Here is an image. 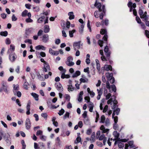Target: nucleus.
I'll list each match as a JSON object with an SVG mask.
<instances>
[{
  "instance_id": "nucleus-26",
  "label": "nucleus",
  "mask_w": 149,
  "mask_h": 149,
  "mask_svg": "<svg viewBox=\"0 0 149 149\" xmlns=\"http://www.w3.org/2000/svg\"><path fill=\"white\" fill-rule=\"evenodd\" d=\"M80 72L77 70L72 75V77L73 78H75L77 77L80 74Z\"/></svg>"
},
{
  "instance_id": "nucleus-41",
  "label": "nucleus",
  "mask_w": 149,
  "mask_h": 149,
  "mask_svg": "<svg viewBox=\"0 0 149 149\" xmlns=\"http://www.w3.org/2000/svg\"><path fill=\"white\" fill-rule=\"evenodd\" d=\"M65 112V110L63 109H61V110L59 111V112L58 113V115L61 116L63 115Z\"/></svg>"
},
{
  "instance_id": "nucleus-13",
  "label": "nucleus",
  "mask_w": 149,
  "mask_h": 149,
  "mask_svg": "<svg viewBox=\"0 0 149 149\" xmlns=\"http://www.w3.org/2000/svg\"><path fill=\"white\" fill-rule=\"evenodd\" d=\"M49 39V36L47 34H45L43 36L42 40L43 41L46 43Z\"/></svg>"
},
{
  "instance_id": "nucleus-58",
  "label": "nucleus",
  "mask_w": 149,
  "mask_h": 149,
  "mask_svg": "<svg viewBox=\"0 0 149 149\" xmlns=\"http://www.w3.org/2000/svg\"><path fill=\"white\" fill-rule=\"evenodd\" d=\"M103 42L102 40H98V43L100 47H102L103 46Z\"/></svg>"
},
{
  "instance_id": "nucleus-59",
  "label": "nucleus",
  "mask_w": 149,
  "mask_h": 149,
  "mask_svg": "<svg viewBox=\"0 0 149 149\" xmlns=\"http://www.w3.org/2000/svg\"><path fill=\"white\" fill-rule=\"evenodd\" d=\"M110 99L113 102H115V101H117L116 100V97L114 95L111 97V98Z\"/></svg>"
},
{
  "instance_id": "nucleus-63",
  "label": "nucleus",
  "mask_w": 149,
  "mask_h": 149,
  "mask_svg": "<svg viewBox=\"0 0 149 149\" xmlns=\"http://www.w3.org/2000/svg\"><path fill=\"white\" fill-rule=\"evenodd\" d=\"M139 15H140V17L142 16V15L143 14V11L140 8H139Z\"/></svg>"
},
{
  "instance_id": "nucleus-23",
  "label": "nucleus",
  "mask_w": 149,
  "mask_h": 149,
  "mask_svg": "<svg viewBox=\"0 0 149 149\" xmlns=\"http://www.w3.org/2000/svg\"><path fill=\"white\" fill-rule=\"evenodd\" d=\"M79 81H80V84H81L82 83H87L88 82V79L86 77H84V78H81Z\"/></svg>"
},
{
  "instance_id": "nucleus-36",
  "label": "nucleus",
  "mask_w": 149,
  "mask_h": 149,
  "mask_svg": "<svg viewBox=\"0 0 149 149\" xmlns=\"http://www.w3.org/2000/svg\"><path fill=\"white\" fill-rule=\"evenodd\" d=\"M66 70H64L63 71H61V77L62 79H64L65 78V72Z\"/></svg>"
},
{
  "instance_id": "nucleus-35",
  "label": "nucleus",
  "mask_w": 149,
  "mask_h": 149,
  "mask_svg": "<svg viewBox=\"0 0 149 149\" xmlns=\"http://www.w3.org/2000/svg\"><path fill=\"white\" fill-rule=\"evenodd\" d=\"M118 103L117 101H115V102H113V106H111V109H113L114 110L115 109L116 107H118V105H117Z\"/></svg>"
},
{
  "instance_id": "nucleus-57",
  "label": "nucleus",
  "mask_w": 149,
  "mask_h": 149,
  "mask_svg": "<svg viewBox=\"0 0 149 149\" xmlns=\"http://www.w3.org/2000/svg\"><path fill=\"white\" fill-rule=\"evenodd\" d=\"M6 15L5 13H2L1 14V17L3 19H6Z\"/></svg>"
},
{
  "instance_id": "nucleus-32",
  "label": "nucleus",
  "mask_w": 149,
  "mask_h": 149,
  "mask_svg": "<svg viewBox=\"0 0 149 149\" xmlns=\"http://www.w3.org/2000/svg\"><path fill=\"white\" fill-rule=\"evenodd\" d=\"M118 146L119 148H123L124 146V144L121 142H118L117 143Z\"/></svg>"
},
{
  "instance_id": "nucleus-7",
  "label": "nucleus",
  "mask_w": 149,
  "mask_h": 149,
  "mask_svg": "<svg viewBox=\"0 0 149 149\" xmlns=\"http://www.w3.org/2000/svg\"><path fill=\"white\" fill-rule=\"evenodd\" d=\"M17 58L15 53H13L9 55V58L10 60L12 62H14Z\"/></svg>"
},
{
  "instance_id": "nucleus-2",
  "label": "nucleus",
  "mask_w": 149,
  "mask_h": 149,
  "mask_svg": "<svg viewBox=\"0 0 149 149\" xmlns=\"http://www.w3.org/2000/svg\"><path fill=\"white\" fill-rule=\"evenodd\" d=\"M73 60V58L72 56H70L68 57L67 58V61H66L65 63L66 64L70 66H71L73 65L74 63V62H72Z\"/></svg>"
},
{
  "instance_id": "nucleus-54",
  "label": "nucleus",
  "mask_w": 149,
  "mask_h": 149,
  "mask_svg": "<svg viewBox=\"0 0 149 149\" xmlns=\"http://www.w3.org/2000/svg\"><path fill=\"white\" fill-rule=\"evenodd\" d=\"M31 30L29 29L26 30L25 34L27 36H29L31 33Z\"/></svg>"
},
{
  "instance_id": "nucleus-3",
  "label": "nucleus",
  "mask_w": 149,
  "mask_h": 149,
  "mask_svg": "<svg viewBox=\"0 0 149 149\" xmlns=\"http://www.w3.org/2000/svg\"><path fill=\"white\" fill-rule=\"evenodd\" d=\"M10 135L9 133L5 134L3 136L4 139L8 144L10 145L11 144V139L10 138Z\"/></svg>"
},
{
  "instance_id": "nucleus-60",
  "label": "nucleus",
  "mask_w": 149,
  "mask_h": 149,
  "mask_svg": "<svg viewBox=\"0 0 149 149\" xmlns=\"http://www.w3.org/2000/svg\"><path fill=\"white\" fill-rule=\"evenodd\" d=\"M33 9H34V11L35 12H38L39 10V8L38 6L35 7H33Z\"/></svg>"
},
{
  "instance_id": "nucleus-30",
  "label": "nucleus",
  "mask_w": 149,
  "mask_h": 149,
  "mask_svg": "<svg viewBox=\"0 0 149 149\" xmlns=\"http://www.w3.org/2000/svg\"><path fill=\"white\" fill-rule=\"evenodd\" d=\"M8 33L7 31H2L0 33V35L2 36L6 37L8 35Z\"/></svg>"
},
{
  "instance_id": "nucleus-43",
  "label": "nucleus",
  "mask_w": 149,
  "mask_h": 149,
  "mask_svg": "<svg viewBox=\"0 0 149 149\" xmlns=\"http://www.w3.org/2000/svg\"><path fill=\"white\" fill-rule=\"evenodd\" d=\"M46 136L42 135L40 136V139L43 141H45L46 139Z\"/></svg>"
},
{
  "instance_id": "nucleus-22",
  "label": "nucleus",
  "mask_w": 149,
  "mask_h": 149,
  "mask_svg": "<svg viewBox=\"0 0 149 149\" xmlns=\"http://www.w3.org/2000/svg\"><path fill=\"white\" fill-rule=\"evenodd\" d=\"M147 12H145L144 14H143L141 17V18H143L145 21L147 20H148V18L147 16Z\"/></svg>"
},
{
  "instance_id": "nucleus-29",
  "label": "nucleus",
  "mask_w": 149,
  "mask_h": 149,
  "mask_svg": "<svg viewBox=\"0 0 149 149\" xmlns=\"http://www.w3.org/2000/svg\"><path fill=\"white\" fill-rule=\"evenodd\" d=\"M37 76L38 77V78L40 81H42L44 80V79L43 77L41 76V75L40 74L39 72L37 73Z\"/></svg>"
},
{
  "instance_id": "nucleus-42",
  "label": "nucleus",
  "mask_w": 149,
  "mask_h": 149,
  "mask_svg": "<svg viewBox=\"0 0 149 149\" xmlns=\"http://www.w3.org/2000/svg\"><path fill=\"white\" fill-rule=\"evenodd\" d=\"M70 115V113L68 112H66L65 114L63 116V119H65L67 118H69Z\"/></svg>"
},
{
  "instance_id": "nucleus-38",
  "label": "nucleus",
  "mask_w": 149,
  "mask_h": 149,
  "mask_svg": "<svg viewBox=\"0 0 149 149\" xmlns=\"http://www.w3.org/2000/svg\"><path fill=\"white\" fill-rule=\"evenodd\" d=\"M122 139H120V138H115L113 140H116L115 142L114 145H116L117 144V143L118 142H121Z\"/></svg>"
},
{
  "instance_id": "nucleus-56",
  "label": "nucleus",
  "mask_w": 149,
  "mask_h": 149,
  "mask_svg": "<svg viewBox=\"0 0 149 149\" xmlns=\"http://www.w3.org/2000/svg\"><path fill=\"white\" fill-rule=\"evenodd\" d=\"M105 135L104 134L101 135L99 139V140L100 141H101L103 140L104 138H107L106 137H105Z\"/></svg>"
},
{
  "instance_id": "nucleus-12",
  "label": "nucleus",
  "mask_w": 149,
  "mask_h": 149,
  "mask_svg": "<svg viewBox=\"0 0 149 149\" xmlns=\"http://www.w3.org/2000/svg\"><path fill=\"white\" fill-rule=\"evenodd\" d=\"M104 69L107 71H108L109 70L112 71H113L114 70H113L112 66L111 65H105L104 66Z\"/></svg>"
},
{
  "instance_id": "nucleus-11",
  "label": "nucleus",
  "mask_w": 149,
  "mask_h": 149,
  "mask_svg": "<svg viewBox=\"0 0 149 149\" xmlns=\"http://www.w3.org/2000/svg\"><path fill=\"white\" fill-rule=\"evenodd\" d=\"M94 6H95L97 8H98L99 11L100 12L102 11V10L101 8L102 7L101 4V3L99 2L97 3V0L95 2L94 4Z\"/></svg>"
},
{
  "instance_id": "nucleus-33",
  "label": "nucleus",
  "mask_w": 149,
  "mask_h": 149,
  "mask_svg": "<svg viewBox=\"0 0 149 149\" xmlns=\"http://www.w3.org/2000/svg\"><path fill=\"white\" fill-rule=\"evenodd\" d=\"M29 85V83L26 82V79H25V82L24 84V88H25L26 90H27L28 89V86Z\"/></svg>"
},
{
  "instance_id": "nucleus-34",
  "label": "nucleus",
  "mask_w": 149,
  "mask_h": 149,
  "mask_svg": "<svg viewBox=\"0 0 149 149\" xmlns=\"http://www.w3.org/2000/svg\"><path fill=\"white\" fill-rule=\"evenodd\" d=\"M15 93H13L15 95H16L19 97H20L21 96L22 93L19 91H17Z\"/></svg>"
},
{
  "instance_id": "nucleus-45",
  "label": "nucleus",
  "mask_w": 149,
  "mask_h": 149,
  "mask_svg": "<svg viewBox=\"0 0 149 149\" xmlns=\"http://www.w3.org/2000/svg\"><path fill=\"white\" fill-rule=\"evenodd\" d=\"M81 137L80 136L79 137L78 136V137L76 138V141H75V143H79L81 141Z\"/></svg>"
},
{
  "instance_id": "nucleus-64",
  "label": "nucleus",
  "mask_w": 149,
  "mask_h": 149,
  "mask_svg": "<svg viewBox=\"0 0 149 149\" xmlns=\"http://www.w3.org/2000/svg\"><path fill=\"white\" fill-rule=\"evenodd\" d=\"M108 109V106L107 105H106L105 106V107L104 108V109L103 110V112H104V113L106 112L107 110Z\"/></svg>"
},
{
  "instance_id": "nucleus-46",
  "label": "nucleus",
  "mask_w": 149,
  "mask_h": 149,
  "mask_svg": "<svg viewBox=\"0 0 149 149\" xmlns=\"http://www.w3.org/2000/svg\"><path fill=\"white\" fill-rule=\"evenodd\" d=\"M5 43L7 45H9L11 43V41L9 38H6L5 40Z\"/></svg>"
},
{
  "instance_id": "nucleus-6",
  "label": "nucleus",
  "mask_w": 149,
  "mask_h": 149,
  "mask_svg": "<svg viewBox=\"0 0 149 149\" xmlns=\"http://www.w3.org/2000/svg\"><path fill=\"white\" fill-rule=\"evenodd\" d=\"M42 69L43 71L44 72H47L50 70L49 65L47 62H45V64H44L43 67Z\"/></svg>"
},
{
  "instance_id": "nucleus-40",
  "label": "nucleus",
  "mask_w": 149,
  "mask_h": 149,
  "mask_svg": "<svg viewBox=\"0 0 149 149\" xmlns=\"http://www.w3.org/2000/svg\"><path fill=\"white\" fill-rule=\"evenodd\" d=\"M31 104V102L30 100L28 101L26 106V109L27 110H30V105Z\"/></svg>"
},
{
  "instance_id": "nucleus-20",
  "label": "nucleus",
  "mask_w": 149,
  "mask_h": 149,
  "mask_svg": "<svg viewBox=\"0 0 149 149\" xmlns=\"http://www.w3.org/2000/svg\"><path fill=\"white\" fill-rule=\"evenodd\" d=\"M106 76L107 78V80H109L111 79V78L113 77V74L112 73H109L108 72L106 74Z\"/></svg>"
},
{
  "instance_id": "nucleus-37",
  "label": "nucleus",
  "mask_w": 149,
  "mask_h": 149,
  "mask_svg": "<svg viewBox=\"0 0 149 149\" xmlns=\"http://www.w3.org/2000/svg\"><path fill=\"white\" fill-rule=\"evenodd\" d=\"M28 11L27 10H25L22 13V17H25L27 15Z\"/></svg>"
},
{
  "instance_id": "nucleus-17",
  "label": "nucleus",
  "mask_w": 149,
  "mask_h": 149,
  "mask_svg": "<svg viewBox=\"0 0 149 149\" xmlns=\"http://www.w3.org/2000/svg\"><path fill=\"white\" fill-rule=\"evenodd\" d=\"M68 15L69 16V18L70 20L74 18V15L73 12H70L68 13Z\"/></svg>"
},
{
  "instance_id": "nucleus-44",
  "label": "nucleus",
  "mask_w": 149,
  "mask_h": 149,
  "mask_svg": "<svg viewBox=\"0 0 149 149\" xmlns=\"http://www.w3.org/2000/svg\"><path fill=\"white\" fill-rule=\"evenodd\" d=\"M7 85L3 86V91L5 92L6 93H8V91L7 90Z\"/></svg>"
},
{
  "instance_id": "nucleus-53",
  "label": "nucleus",
  "mask_w": 149,
  "mask_h": 149,
  "mask_svg": "<svg viewBox=\"0 0 149 149\" xmlns=\"http://www.w3.org/2000/svg\"><path fill=\"white\" fill-rule=\"evenodd\" d=\"M25 21L27 23L32 22H33V20L31 18H28L26 19Z\"/></svg>"
},
{
  "instance_id": "nucleus-18",
  "label": "nucleus",
  "mask_w": 149,
  "mask_h": 149,
  "mask_svg": "<svg viewBox=\"0 0 149 149\" xmlns=\"http://www.w3.org/2000/svg\"><path fill=\"white\" fill-rule=\"evenodd\" d=\"M50 29L49 25H45L44 27V31L45 33L49 32V31Z\"/></svg>"
},
{
  "instance_id": "nucleus-14",
  "label": "nucleus",
  "mask_w": 149,
  "mask_h": 149,
  "mask_svg": "<svg viewBox=\"0 0 149 149\" xmlns=\"http://www.w3.org/2000/svg\"><path fill=\"white\" fill-rule=\"evenodd\" d=\"M100 129L102 131V133H108L109 132V130L107 129H105L103 125L101 126Z\"/></svg>"
},
{
  "instance_id": "nucleus-55",
  "label": "nucleus",
  "mask_w": 149,
  "mask_h": 149,
  "mask_svg": "<svg viewBox=\"0 0 149 149\" xmlns=\"http://www.w3.org/2000/svg\"><path fill=\"white\" fill-rule=\"evenodd\" d=\"M68 91H72L74 90V88L73 87H72L71 86H70L69 85H68Z\"/></svg>"
},
{
  "instance_id": "nucleus-10",
  "label": "nucleus",
  "mask_w": 149,
  "mask_h": 149,
  "mask_svg": "<svg viewBox=\"0 0 149 149\" xmlns=\"http://www.w3.org/2000/svg\"><path fill=\"white\" fill-rule=\"evenodd\" d=\"M109 50L108 47L107 45H106L104 48V51L105 53V55L107 57H109L110 56L111 52H109Z\"/></svg>"
},
{
  "instance_id": "nucleus-21",
  "label": "nucleus",
  "mask_w": 149,
  "mask_h": 149,
  "mask_svg": "<svg viewBox=\"0 0 149 149\" xmlns=\"http://www.w3.org/2000/svg\"><path fill=\"white\" fill-rule=\"evenodd\" d=\"M109 24V20L107 19H105L104 20H102L101 22V24L103 26L104 24L106 26H107Z\"/></svg>"
},
{
  "instance_id": "nucleus-51",
  "label": "nucleus",
  "mask_w": 149,
  "mask_h": 149,
  "mask_svg": "<svg viewBox=\"0 0 149 149\" xmlns=\"http://www.w3.org/2000/svg\"><path fill=\"white\" fill-rule=\"evenodd\" d=\"M43 132L42 130H38L37 131L36 135L37 136H38L39 135H42V134Z\"/></svg>"
},
{
  "instance_id": "nucleus-25",
  "label": "nucleus",
  "mask_w": 149,
  "mask_h": 149,
  "mask_svg": "<svg viewBox=\"0 0 149 149\" xmlns=\"http://www.w3.org/2000/svg\"><path fill=\"white\" fill-rule=\"evenodd\" d=\"M84 26V25L81 24L80 27L79 28V32L81 34H82L83 33Z\"/></svg>"
},
{
  "instance_id": "nucleus-16",
  "label": "nucleus",
  "mask_w": 149,
  "mask_h": 149,
  "mask_svg": "<svg viewBox=\"0 0 149 149\" xmlns=\"http://www.w3.org/2000/svg\"><path fill=\"white\" fill-rule=\"evenodd\" d=\"M35 49L37 50H39L41 49L43 50H45L46 49V48L43 45H38L36 47Z\"/></svg>"
},
{
  "instance_id": "nucleus-1",
  "label": "nucleus",
  "mask_w": 149,
  "mask_h": 149,
  "mask_svg": "<svg viewBox=\"0 0 149 149\" xmlns=\"http://www.w3.org/2000/svg\"><path fill=\"white\" fill-rule=\"evenodd\" d=\"M106 88L109 89V91L111 93L113 91L115 93L116 92V88L115 85L114 84L110 85L108 80L106 82Z\"/></svg>"
},
{
  "instance_id": "nucleus-8",
  "label": "nucleus",
  "mask_w": 149,
  "mask_h": 149,
  "mask_svg": "<svg viewBox=\"0 0 149 149\" xmlns=\"http://www.w3.org/2000/svg\"><path fill=\"white\" fill-rule=\"evenodd\" d=\"M25 126L27 130H29L31 128V126L30 120L29 118H26L25 122Z\"/></svg>"
},
{
  "instance_id": "nucleus-47",
  "label": "nucleus",
  "mask_w": 149,
  "mask_h": 149,
  "mask_svg": "<svg viewBox=\"0 0 149 149\" xmlns=\"http://www.w3.org/2000/svg\"><path fill=\"white\" fill-rule=\"evenodd\" d=\"M105 119V118L104 116V115H102L101 118L100 122L104 123V122Z\"/></svg>"
},
{
  "instance_id": "nucleus-61",
  "label": "nucleus",
  "mask_w": 149,
  "mask_h": 149,
  "mask_svg": "<svg viewBox=\"0 0 149 149\" xmlns=\"http://www.w3.org/2000/svg\"><path fill=\"white\" fill-rule=\"evenodd\" d=\"M94 106V104L92 102H90L88 103V106L89 108L93 107Z\"/></svg>"
},
{
  "instance_id": "nucleus-19",
  "label": "nucleus",
  "mask_w": 149,
  "mask_h": 149,
  "mask_svg": "<svg viewBox=\"0 0 149 149\" xmlns=\"http://www.w3.org/2000/svg\"><path fill=\"white\" fill-rule=\"evenodd\" d=\"M31 95L33 96V97L35 99V100L38 101V96L39 95L36 93H31Z\"/></svg>"
},
{
  "instance_id": "nucleus-9",
  "label": "nucleus",
  "mask_w": 149,
  "mask_h": 149,
  "mask_svg": "<svg viewBox=\"0 0 149 149\" xmlns=\"http://www.w3.org/2000/svg\"><path fill=\"white\" fill-rule=\"evenodd\" d=\"M80 41L77 42H74L73 44V46L74 49L76 51L77 49H79L80 47Z\"/></svg>"
},
{
  "instance_id": "nucleus-31",
  "label": "nucleus",
  "mask_w": 149,
  "mask_h": 149,
  "mask_svg": "<svg viewBox=\"0 0 149 149\" xmlns=\"http://www.w3.org/2000/svg\"><path fill=\"white\" fill-rule=\"evenodd\" d=\"M113 134L115 138H118L119 136V133L117 131H114L113 133Z\"/></svg>"
},
{
  "instance_id": "nucleus-15",
  "label": "nucleus",
  "mask_w": 149,
  "mask_h": 149,
  "mask_svg": "<svg viewBox=\"0 0 149 149\" xmlns=\"http://www.w3.org/2000/svg\"><path fill=\"white\" fill-rule=\"evenodd\" d=\"M120 111V109L119 108H117L116 109H115L113 110V112L112 114V117L113 118L114 116H115V113H116V115H118L119 114V112Z\"/></svg>"
},
{
  "instance_id": "nucleus-27",
  "label": "nucleus",
  "mask_w": 149,
  "mask_h": 149,
  "mask_svg": "<svg viewBox=\"0 0 149 149\" xmlns=\"http://www.w3.org/2000/svg\"><path fill=\"white\" fill-rule=\"evenodd\" d=\"M19 90V85H14L13 87V93H15V92Z\"/></svg>"
},
{
  "instance_id": "nucleus-24",
  "label": "nucleus",
  "mask_w": 149,
  "mask_h": 149,
  "mask_svg": "<svg viewBox=\"0 0 149 149\" xmlns=\"http://www.w3.org/2000/svg\"><path fill=\"white\" fill-rule=\"evenodd\" d=\"M36 54L37 55H40L42 57H45L46 56V54L45 52H40L36 51Z\"/></svg>"
},
{
  "instance_id": "nucleus-50",
  "label": "nucleus",
  "mask_w": 149,
  "mask_h": 149,
  "mask_svg": "<svg viewBox=\"0 0 149 149\" xmlns=\"http://www.w3.org/2000/svg\"><path fill=\"white\" fill-rule=\"evenodd\" d=\"M15 49V46L13 45H10V50L12 51L13 52L14 51Z\"/></svg>"
},
{
  "instance_id": "nucleus-39",
  "label": "nucleus",
  "mask_w": 149,
  "mask_h": 149,
  "mask_svg": "<svg viewBox=\"0 0 149 149\" xmlns=\"http://www.w3.org/2000/svg\"><path fill=\"white\" fill-rule=\"evenodd\" d=\"M21 143L22 146V149H25L26 146L23 140L21 141Z\"/></svg>"
},
{
  "instance_id": "nucleus-48",
  "label": "nucleus",
  "mask_w": 149,
  "mask_h": 149,
  "mask_svg": "<svg viewBox=\"0 0 149 149\" xmlns=\"http://www.w3.org/2000/svg\"><path fill=\"white\" fill-rule=\"evenodd\" d=\"M105 125L106 126H107L109 125L110 124V121L109 120L108 118H107L106 119V121H105Z\"/></svg>"
},
{
  "instance_id": "nucleus-28",
  "label": "nucleus",
  "mask_w": 149,
  "mask_h": 149,
  "mask_svg": "<svg viewBox=\"0 0 149 149\" xmlns=\"http://www.w3.org/2000/svg\"><path fill=\"white\" fill-rule=\"evenodd\" d=\"M128 144L130 148H134L135 146L133 144L134 142L133 141H130L128 142Z\"/></svg>"
},
{
  "instance_id": "nucleus-49",
  "label": "nucleus",
  "mask_w": 149,
  "mask_h": 149,
  "mask_svg": "<svg viewBox=\"0 0 149 149\" xmlns=\"http://www.w3.org/2000/svg\"><path fill=\"white\" fill-rule=\"evenodd\" d=\"M136 20L138 23L140 24L142 22L141 19L138 16H136Z\"/></svg>"
},
{
  "instance_id": "nucleus-4",
  "label": "nucleus",
  "mask_w": 149,
  "mask_h": 149,
  "mask_svg": "<svg viewBox=\"0 0 149 149\" xmlns=\"http://www.w3.org/2000/svg\"><path fill=\"white\" fill-rule=\"evenodd\" d=\"M55 85L56 88L59 92L62 93L63 92V89L60 83H56L55 84Z\"/></svg>"
},
{
  "instance_id": "nucleus-62",
  "label": "nucleus",
  "mask_w": 149,
  "mask_h": 149,
  "mask_svg": "<svg viewBox=\"0 0 149 149\" xmlns=\"http://www.w3.org/2000/svg\"><path fill=\"white\" fill-rule=\"evenodd\" d=\"M12 20L13 21H15L17 19V18L15 16L14 14H13L12 17Z\"/></svg>"
},
{
  "instance_id": "nucleus-52",
  "label": "nucleus",
  "mask_w": 149,
  "mask_h": 149,
  "mask_svg": "<svg viewBox=\"0 0 149 149\" xmlns=\"http://www.w3.org/2000/svg\"><path fill=\"white\" fill-rule=\"evenodd\" d=\"M41 116L45 118L46 119L47 118V115L46 113H42L41 114Z\"/></svg>"
},
{
  "instance_id": "nucleus-5",
  "label": "nucleus",
  "mask_w": 149,
  "mask_h": 149,
  "mask_svg": "<svg viewBox=\"0 0 149 149\" xmlns=\"http://www.w3.org/2000/svg\"><path fill=\"white\" fill-rule=\"evenodd\" d=\"M100 34L102 35H104L102 39L104 40L107 41L108 38V36L107 34V31L106 29H101L100 31Z\"/></svg>"
}]
</instances>
